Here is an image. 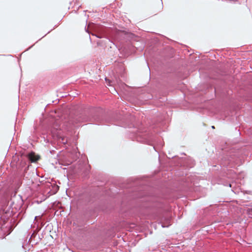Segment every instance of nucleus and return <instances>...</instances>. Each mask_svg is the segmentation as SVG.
<instances>
[{
  "label": "nucleus",
  "mask_w": 252,
  "mask_h": 252,
  "mask_svg": "<svg viewBox=\"0 0 252 252\" xmlns=\"http://www.w3.org/2000/svg\"><path fill=\"white\" fill-rule=\"evenodd\" d=\"M244 154L243 149H236V147H227L222 149L219 158L220 165L224 167H233L242 159Z\"/></svg>",
  "instance_id": "7ed1b4c3"
},
{
  "label": "nucleus",
  "mask_w": 252,
  "mask_h": 252,
  "mask_svg": "<svg viewBox=\"0 0 252 252\" xmlns=\"http://www.w3.org/2000/svg\"><path fill=\"white\" fill-rule=\"evenodd\" d=\"M160 146H163V144L162 143L161 144Z\"/></svg>",
  "instance_id": "c756f323"
},
{
  "label": "nucleus",
  "mask_w": 252,
  "mask_h": 252,
  "mask_svg": "<svg viewBox=\"0 0 252 252\" xmlns=\"http://www.w3.org/2000/svg\"><path fill=\"white\" fill-rule=\"evenodd\" d=\"M13 203V202L11 203V204H10V206L12 205V204Z\"/></svg>",
  "instance_id": "7c9ffc66"
},
{
  "label": "nucleus",
  "mask_w": 252,
  "mask_h": 252,
  "mask_svg": "<svg viewBox=\"0 0 252 252\" xmlns=\"http://www.w3.org/2000/svg\"><path fill=\"white\" fill-rule=\"evenodd\" d=\"M166 223H167V224L162 223L161 224V226L162 227H168L169 225H170V219H168L167 220Z\"/></svg>",
  "instance_id": "dca6fc26"
},
{
  "label": "nucleus",
  "mask_w": 252,
  "mask_h": 252,
  "mask_svg": "<svg viewBox=\"0 0 252 252\" xmlns=\"http://www.w3.org/2000/svg\"><path fill=\"white\" fill-rule=\"evenodd\" d=\"M128 126L130 129L129 137L132 140L149 145H153L155 135L151 127H145L142 124L133 123L129 124Z\"/></svg>",
  "instance_id": "f03ea898"
},
{
  "label": "nucleus",
  "mask_w": 252,
  "mask_h": 252,
  "mask_svg": "<svg viewBox=\"0 0 252 252\" xmlns=\"http://www.w3.org/2000/svg\"><path fill=\"white\" fill-rule=\"evenodd\" d=\"M229 186L231 188L232 187V184H229Z\"/></svg>",
  "instance_id": "a878e982"
},
{
  "label": "nucleus",
  "mask_w": 252,
  "mask_h": 252,
  "mask_svg": "<svg viewBox=\"0 0 252 252\" xmlns=\"http://www.w3.org/2000/svg\"><path fill=\"white\" fill-rule=\"evenodd\" d=\"M56 151L55 150H50V153L51 154H54L55 153Z\"/></svg>",
  "instance_id": "6ab92c4d"
},
{
  "label": "nucleus",
  "mask_w": 252,
  "mask_h": 252,
  "mask_svg": "<svg viewBox=\"0 0 252 252\" xmlns=\"http://www.w3.org/2000/svg\"><path fill=\"white\" fill-rule=\"evenodd\" d=\"M232 191L233 192H234L235 193H236L237 192H238L237 191H235V190H234V189H232Z\"/></svg>",
  "instance_id": "4be33fe9"
},
{
  "label": "nucleus",
  "mask_w": 252,
  "mask_h": 252,
  "mask_svg": "<svg viewBox=\"0 0 252 252\" xmlns=\"http://www.w3.org/2000/svg\"><path fill=\"white\" fill-rule=\"evenodd\" d=\"M11 200V196L7 190L2 189L0 192V204L1 208L6 207Z\"/></svg>",
  "instance_id": "9b49d317"
},
{
  "label": "nucleus",
  "mask_w": 252,
  "mask_h": 252,
  "mask_svg": "<svg viewBox=\"0 0 252 252\" xmlns=\"http://www.w3.org/2000/svg\"><path fill=\"white\" fill-rule=\"evenodd\" d=\"M135 196L134 197L135 198H139L140 199V201L141 202H154L155 201L157 202V200H156V198L154 197L148 196L146 195V193H142V192H138V193H136L135 195H134Z\"/></svg>",
  "instance_id": "f8f14e48"
},
{
  "label": "nucleus",
  "mask_w": 252,
  "mask_h": 252,
  "mask_svg": "<svg viewBox=\"0 0 252 252\" xmlns=\"http://www.w3.org/2000/svg\"><path fill=\"white\" fill-rule=\"evenodd\" d=\"M160 126L159 124H158V125H156V126H154L153 128H155V127H157V126Z\"/></svg>",
  "instance_id": "412c9836"
},
{
  "label": "nucleus",
  "mask_w": 252,
  "mask_h": 252,
  "mask_svg": "<svg viewBox=\"0 0 252 252\" xmlns=\"http://www.w3.org/2000/svg\"><path fill=\"white\" fill-rule=\"evenodd\" d=\"M212 128H215V126H212Z\"/></svg>",
  "instance_id": "bb28decb"
},
{
  "label": "nucleus",
  "mask_w": 252,
  "mask_h": 252,
  "mask_svg": "<svg viewBox=\"0 0 252 252\" xmlns=\"http://www.w3.org/2000/svg\"><path fill=\"white\" fill-rule=\"evenodd\" d=\"M17 157V168L22 173L23 176L27 178L26 173L29 168L30 163L36 162L39 159V157L34 153L31 152L29 153H22Z\"/></svg>",
  "instance_id": "423d86ee"
},
{
  "label": "nucleus",
  "mask_w": 252,
  "mask_h": 252,
  "mask_svg": "<svg viewBox=\"0 0 252 252\" xmlns=\"http://www.w3.org/2000/svg\"><path fill=\"white\" fill-rule=\"evenodd\" d=\"M131 180L133 182V186L136 187L140 186V188L132 190V192L131 194V196L132 198L137 199V198L134 197V196H135L134 195L136 193H138V192L145 193L144 190L145 187L143 186L147 183V179L145 177H136L132 178Z\"/></svg>",
  "instance_id": "6e6552de"
},
{
  "label": "nucleus",
  "mask_w": 252,
  "mask_h": 252,
  "mask_svg": "<svg viewBox=\"0 0 252 252\" xmlns=\"http://www.w3.org/2000/svg\"><path fill=\"white\" fill-rule=\"evenodd\" d=\"M45 132L43 135L44 141L46 143H49L52 139L63 144H66L67 142L63 136V130L57 122L50 125Z\"/></svg>",
  "instance_id": "39448f33"
},
{
  "label": "nucleus",
  "mask_w": 252,
  "mask_h": 252,
  "mask_svg": "<svg viewBox=\"0 0 252 252\" xmlns=\"http://www.w3.org/2000/svg\"><path fill=\"white\" fill-rule=\"evenodd\" d=\"M146 207H158L156 204H151L147 206H145Z\"/></svg>",
  "instance_id": "f3484780"
},
{
  "label": "nucleus",
  "mask_w": 252,
  "mask_h": 252,
  "mask_svg": "<svg viewBox=\"0 0 252 252\" xmlns=\"http://www.w3.org/2000/svg\"><path fill=\"white\" fill-rule=\"evenodd\" d=\"M135 35L130 32L125 31H116L114 34V38L118 41L121 42L123 40H130L135 37Z\"/></svg>",
  "instance_id": "1a4fd4ad"
},
{
  "label": "nucleus",
  "mask_w": 252,
  "mask_h": 252,
  "mask_svg": "<svg viewBox=\"0 0 252 252\" xmlns=\"http://www.w3.org/2000/svg\"><path fill=\"white\" fill-rule=\"evenodd\" d=\"M33 46V45H32L31 47H30L28 49H27L26 50L28 51L29 49H31L32 46Z\"/></svg>",
  "instance_id": "5701e85b"
},
{
  "label": "nucleus",
  "mask_w": 252,
  "mask_h": 252,
  "mask_svg": "<svg viewBox=\"0 0 252 252\" xmlns=\"http://www.w3.org/2000/svg\"><path fill=\"white\" fill-rule=\"evenodd\" d=\"M37 236V233L35 232H33L32 234L31 235L28 243H30V244H31L32 246L34 245L37 244L38 243V241H36L35 240V238Z\"/></svg>",
  "instance_id": "ddd939ff"
},
{
  "label": "nucleus",
  "mask_w": 252,
  "mask_h": 252,
  "mask_svg": "<svg viewBox=\"0 0 252 252\" xmlns=\"http://www.w3.org/2000/svg\"><path fill=\"white\" fill-rule=\"evenodd\" d=\"M106 28L99 25L89 24L87 28H85V31L89 34H91L97 38H101L105 35Z\"/></svg>",
  "instance_id": "0eeeda50"
},
{
  "label": "nucleus",
  "mask_w": 252,
  "mask_h": 252,
  "mask_svg": "<svg viewBox=\"0 0 252 252\" xmlns=\"http://www.w3.org/2000/svg\"><path fill=\"white\" fill-rule=\"evenodd\" d=\"M247 214L249 218H252V208L247 209Z\"/></svg>",
  "instance_id": "2eb2a0df"
},
{
  "label": "nucleus",
  "mask_w": 252,
  "mask_h": 252,
  "mask_svg": "<svg viewBox=\"0 0 252 252\" xmlns=\"http://www.w3.org/2000/svg\"><path fill=\"white\" fill-rule=\"evenodd\" d=\"M112 43H113V44L114 45H115V44H116L115 42H112Z\"/></svg>",
  "instance_id": "cd10ccee"
},
{
  "label": "nucleus",
  "mask_w": 252,
  "mask_h": 252,
  "mask_svg": "<svg viewBox=\"0 0 252 252\" xmlns=\"http://www.w3.org/2000/svg\"><path fill=\"white\" fill-rule=\"evenodd\" d=\"M59 186L56 183L47 182L44 185V193L47 194V196L43 199L45 200L47 197L56 194L59 189Z\"/></svg>",
  "instance_id": "9d476101"
},
{
  "label": "nucleus",
  "mask_w": 252,
  "mask_h": 252,
  "mask_svg": "<svg viewBox=\"0 0 252 252\" xmlns=\"http://www.w3.org/2000/svg\"><path fill=\"white\" fill-rule=\"evenodd\" d=\"M179 161L178 162V164H182L183 159L179 158Z\"/></svg>",
  "instance_id": "a211bd4d"
},
{
  "label": "nucleus",
  "mask_w": 252,
  "mask_h": 252,
  "mask_svg": "<svg viewBox=\"0 0 252 252\" xmlns=\"http://www.w3.org/2000/svg\"><path fill=\"white\" fill-rule=\"evenodd\" d=\"M74 152H75V159H76L77 158H78V156L77 152H76V150Z\"/></svg>",
  "instance_id": "aec40b11"
},
{
  "label": "nucleus",
  "mask_w": 252,
  "mask_h": 252,
  "mask_svg": "<svg viewBox=\"0 0 252 252\" xmlns=\"http://www.w3.org/2000/svg\"><path fill=\"white\" fill-rule=\"evenodd\" d=\"M211 207L206 208L203 210V214L204 215L205 217L207 218L208 216L211 215Z\"/></svg>",
  "instance_id": "4468645a"
},
{
  "label": "nucleus",
  "mask_w": 252,
  "mask_h": 252,
  "mask_svg": "<svg viewBox=\"0 0 252 252\" xmlns=\"http://www.w3.org/2000/svg\"><path fill=\"white\" fill-rule=\"evenodd\" d=\"M2 209L4 211H6L5 213H7V210H6L4 209V208H2Z\"/></svg>",
  "instance_id": "b1692460"
},
{
  "label": "nucleus",
  "mask_w": 252,
  "mask_h": 252,
  "mask_svg": "<svg viewBox=\"0 0 252 252\" xmlns=\"http://www.w3.org/2000/svg\"><path fill=\"white\" fill-rule=\"evenodd\" d=\"M193 178L190 176L182 177L180 179L178 190L185 193L196 192L199 197L204 196L206 189L201 186H194L192 184Z\"/></svg>",
  "instance_id": "20e7f679"
},
{
  "label": "nucleus",
  "mask_w": 252,
  "mask_h": 252,
  "mask_svg": "<svg viewBox=\"0 0 252 252\" xmlns=\"http://www.w3.org/2000/svg\"><path fill=\"white\" fill-rule=\"evenodd\" d=\"M91 122L96 124L103 125L106 122L104 111L100 108H81L79 110L71 112L63 122L68 130L78 128L83 123Z\"/></svg>",
  "instance_id": "f257e3e1"
},
{
  "label": "nucleus",
  "mask_w": 252,
  "mask_h": 252,
  "mask_svg": "<svg viewBox=\"0 0 252 252\" xmlns=\"http://www.w3.org/2000/svg\"><path fill=\"white\" fill-rule=\"evenodd\" d=\"M153 148L155 149V150L156 151H157V150L155 146L153 147Z\"/></svg>",
  "instance_id": "393cba45"
},
{
  "label": "nucleus",
  "mask_w": 252,
  "mask_h": 252,
  "mask_svg": "<svg viewBox=\"0 0 252 252\" xmlns=\"http://www.w3.org/2000/svg\"><path fill=\"white\" fill-rule=\"evenodd\" d=\"M130 118H131V120L134 119L133 117H131Z\"/></svg>",
  "instance_id": "c85d7f7f"
}]
</instances>
